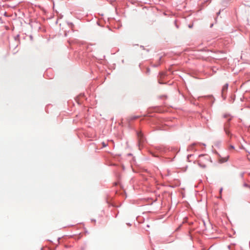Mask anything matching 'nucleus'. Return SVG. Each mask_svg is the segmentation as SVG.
Returning a JSON list of instances; mask_svg holds the SVG:
<instances>
[{"label":"nucleus","mask_w":250,"mask_h":250,"mask_svg":"<svg viewBox=\"0 0 250 250\" xmlns=\"http://www.w3.org/2000/svg\"><path fill=\"white\" fill-rule=\"evenodd\" d=\"M222 191V188H221L220 190V192H221Z\"/></svg>","instance_id":"obj_8"},{"label":"nucleus","mask_w":250,"mask_h":250,"mask_svg":"<svg viewBox=\"0 0 250 250\" xmlns=\"http://www.w3.org/2000/svg\"><path fill=\"white\" fill-rule=\"evenodd\" d=\"M138 135V141L139 144H140L141 143L143 142V134L141 132H139L137 134Z\"/></svg>","instance_id":"obj_2"},{"label":"nucleus","mask_w":250,"mask_h":250,"mask_svg":"<svg viewBox=\"0 0 250 250\" xmlns=\"http://www.w3.org/2000/svg\"><path fill=\"white\" fill-rule=\"evenodd\" d=\"M230 148H234V147H233V146H230Z\"/></svg>","instance_id":"obj_7"},{"label":"nucleus","mask_w":250,"mask_h":250,"mask_svg":"<svg viewBox=\"0 0 250 250\" xmlns=\"http://www.w3.org/2000/svg\"><path fill=\"white\" fill-rule=\"evenodd\" d=\"M194 145H195V144H192V145L190 146H189V149H192V148H193V146H194Z\"/></svg>","instance_id":"obj_6"},{"label":"nucleus","mask_w":250,"mask_h":250,"mask_svg":"<svg viewBox=\"0 0 250 250\" xmlns=\"http://www.w3.org/2000/svg\"><path fill=\"white\" fill-rule=\"evenodd\" d=\"M102 146H103V147H106L107 146V145L106 144H105L104 142H103Z\"/></svg>","instance_id":"obj_5"},{"label":"nucleus","mask_w":250,"mask_h":250,"mask_svg":"<svg viewBox=\"0 0 250 250\" xmlns=\"http://www.w3.org/2000/svg\"><path fill=\"white\" fill-rule=\"evenodd\" d=\"M165 76V74L164 72L160 73V78H163Z\"/></svg>","instance_id":"obj_4"},{"label":"nucleus","mask_w":250,"mask_h":250,"mask_svg":"<svg viewBox=\"0 0 250 250\" xmlns=\"http://www.w3.org/2000/svg\"><path fill=\"white\" fill-rule=\"evenodd\" d=\"M197 162L198 165L200 167L206 168L211 163V160L210 157L208 155L202 154L199 156Z\"/></svg>","instance_id":"obj_1"},{"label":"nucleus","mask_w":250,"mask_h":250,"mask_svg":"<svg viewBox=\"0 0 250 250\" xmlns=\"http://www.w3.org/2000/svg\"><path fill=\"white\" fill-rule=\"evenodd\" d=\"M228 88V84H226L225 85L223 86V88H222V90L223 94L224 93H225L227 90Z\"/></svg>","instance_id":"obj_3"}]
</instances>
